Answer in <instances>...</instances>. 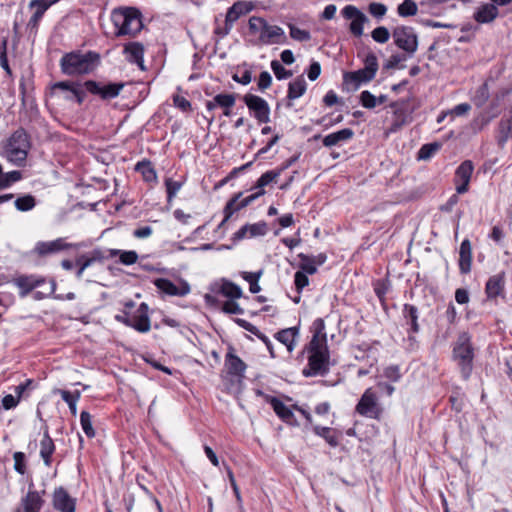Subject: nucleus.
Segmentation results:
<instances>
[{
  "mask_svg": "<svg viewBox=\"0 0 512 512\" xmlns=\"http://www.w3.org/2000/svg\"><path fill=\"white\" fill-rule=\"evenodd\" d=\"M378 60L373 52H369L364 58V67L352 72H345L343 81L346 85H352L357 90L361 84L368 83L374 79L378 70Z\"/></svg>",
  "mask_w": 512,
  "mask_h": 512,
  "instance_id": "obj_7",
  "label": "nucleus"
},
{
  "mask_svg": "<svg viewBox=\"0 0 512 512\" xmlns=\"http://www.w3.org/2000/svg\"><path fill=\"white\" fill-rule=\"evenodd\" d=\"M52 90L64 93V98L69 101H76L82 104L85 100V92L81 89V85L72 81H60L52 85Z\"/></svg>",
  "mask_w": 512,
  "mask_h": 512,
  "instance_id": "obj_19",
  "label": "nucleus"
},
{
  "mask_svg": "<svg viewBox=\"0 0 512 512\" xmlns=\"http://www.w3.org/2000/svg\"><path fill=\"white\" fill-rule=\"evenodd\" d=\"M459 270L461 274H468L472 266V245L468 238L464 239L459 249Z\"/></svg>",
  "mask_w": 512,
  "mask_h": 512,
  "instance_id": "obj_28",
  "label": "nucleus"
},
{
  "mask_svg": "<svg viewBox=\"0 0 512 512\" xmlns=\"http://www.w3.org/2000/svg\"><path fill=\"white\" fill-rule=\"evenodd\" d=\"M243 193L242 192H238L236 194H234L229 200L228 202L226 203L224 209H223V214H224V222H227L234 213L240 211L242 208L240 207V204H239V199L242 197Z\"/></svg>",
  "mask_w": 512,
  "mask_h": 512,
  "instance_id": "obj_41",
  "label": "nucleus"
},
{
  "mask_svg": "<svg viewBox=\"0 0 512 512\" xmlns=\"http://www.w3.org/2000/svg\"><path fill=\"white\" fill-rule=\"evenodd\" d=\"M59 1L60 0H31L29 2L28 7L30 9H34V12L27 23V30L29 31L30 37H36L44 14L52 5Z\"/></svg>",
  "mask_w": 512,
  "mask_h": 512,
  "instance_id": "obj_11",
  "label": "nucleus"
},
{
  "mask_svg": "<svg viewBox=\"0 0 512 512\" xmlns=\"http://www.w3.org/2000/svg\"><path fill=\"white\" fill-rule=\"evenodd\" d=\"M359 100L361 105L366 109H374L377 106L376 96L368 90H364L360 93Z\"/></svg>",
  "mask_w": 512,
  "mask_h": 512,
  "instance_id": "obj_57",
  "label": "nucleus"
},
{
  "mask_svg": "<svg viewBox=\"0 0 512 512\" xmlns=\"http://www.w3.org/2000/svg\"><path fill=\"white\" fill-rule=\"evenodd\" d=\"M14 283L20 289L19 295L25 297L33 289L45 284L46 279L37 275H20L15 278Z\"/></svg>",
  "mask_w": 512,
  "mask_h": 512,
  "instance_id": "obj_25",
  "label": "nucleus"
},
{
  "mask_svg": "<svg viewBox=\"0 0 512 512\" xmlns=\"http://www.w3.org/2000/svg\"><path fill=\"white\" fill-rule=\"evenodd\" d=\"M135 170L140 172L147 182L154 181L157 178L156 171L148 160L138 162L135 166Z\"/></svg>",
  "mask_w": 512,
  "mask_h": 512,
  "instance_id": "obj_43",
  "label": "nucleus"
},
{
  "mask_svg": "<svg viewBox=\"0 0 512 512\" xmlns=\"http://www.w3.org/2000/svg\"><path fill=\"white\" fill-rule=\"evenodd\" d=\"M55 444L53 439L50 437L48 429L46 428L43 433V438L40 441V456L45 466L50 467L52 464V455L55 452Z\"/></svg>",
  "mask_w": 512,
  "mask_h": 512,
  "instance_id": "obj_31",
  "label": "nucleus"
},
{
  "mask_svg": "<svg viewBox=\"0 0 512 512\" xmlns=\"http://www.w3.org/2000/svg\"><path fill=\"white\" fill-rule=\"evenodd\" d=\"M60 69L64 75L79 76L93 73L101 64V56L96 51L75 50L65 53L60 59Z\"/></svg>",
  "mask_w": 512,
  "mask_h": 512,
  "instance_id": "obj_1",
  "label": "nucleus"
},
{
  "mask_svg": "<svg viewBox=\"0 0 512 512\" xmlns=\"http://www.w3.org/2000/svg\"><path fill=\"white\" fill-rule=\"evenodd\" d=\"M14 458V469L21 475L26 473L25 454L23 452H15Z\"/></svg>",
  "mask_w": 512,
  "mask_h": 512,
  "instance_id": "obj_62",
  "label": "nucleus"
},
{
  "mask_svg": "<svg viewBox=\"0 0 512 512\" xmlns=\"http://www.w3.org/2000/svg\"><path fill=\"white\" fill-rule=\"evenodd\" d=\"M474 357V347L470 334L468 332L460 333L452 346V360L456 363L464 381L471 377Z\"/></svg>",
  "mask_w": 512,
  "mask_h": 512,
  "instance_id": "obj_3",
  "label": "nucleus"
},
{
  "mask_svg": "<svg viewBox=\"0 0 512 512\" xmlns=\"http://www.w3.org/2000/svg\"><path fill=\"white\" fill-rule=\"evenodd\" d=\"M83 86L92 95L99 96L102 100H110L116 98L124 88L123 82H109L105 85L95 80H87Z\"/></svg>",
  "mask_w": 512,
  "mask_h": 512,
  "instance_id": "obj_10",
  "label": "nucleus"
},
{
  "mask_svg": "<svg viewBox=\"0 0 512 512\" xmlns=\"http://www.w3.org/2000/svg\"><path fill=\"white\" fill-rule=\"evenodd\" d=\"M299 333V327H290L282 329L275 334V338L287 347L289 352H292L295 346V338Z\"/></svg>",
  "mask_w": 512,
  "mask_h": 512,
  "instance_id": "obj_34",
  "label": "nucleus"
},
{
  "mask_svg": "<svg viewBox=\"0 0 512 512\" xmlns=\"http://www.w3.org/2000/svg\"><path fill=\"white\" fill-rule=\"evenodd\" d=\"M474 165L471 160L463 161L455 171L454 182L458 194H464L468 191Z\"/></svg>",
  "mask_w": 512,
  "mask_h": 512,
  "instance_id": "obj_21",
  "label": "nucleus"
},
{
  "mask_svg": "<svg viewBox=\"0 0 512 512\" xmlns=\"http://www.w3.org/2000/svg\"><path fill=\"white\" fill-rule=\"evenodd\" d=\"M243 101L259 123L270 121V107L265 99L249 93L243 97Z\"/></svg>",
  "mask_w": 512,
  "mask_h": 512,
  "instance_id": "obj_14",
  "label": "nucleus"
},
{
  "mask_svg": "<svg viewBox=\"0 0 512 512\" xmlns=\"http://www.w3.org/2000/svg\"><path fill=\"white\" fill-rule=\"evenodd\" d=\"M7 45L8 39L7 37H3L0 43V66L5 70L7 74H11V68L7 58Z\"/></svg>",
  "mask_w": 512,
  "mask_h": 512,
  "instance_id": "obj_56",
  "label": "nucleus"
},
{
  "mask_svg": "<svg viewBox=\"0 0 512 512\" xmlns=\"http://www.w3.org/2000/svg\"><path fill=\"white\" fill-rule=\"evenodd\" d=\"M253 9L251 2L237 1L228 8L225 16L226 22L233 25L241 16L249 13Z\"/></svg>",
  "mask_w": 512,
  "mask_h": 512,
  "instance_id": "obj_30",
  "label": "nucleus"
},
{
  "mask_svg": "<svg viewBox=\"0 0 512 512\" xmlns=\"http://www.w3.org/2000/svg\"><path fill=\"white\" fill-rule=\"evenodd\" d=\"M219 292L230 300L239 299L243 295L241 287L229 280H223Z\"/></svg>",
  "mask_w": 512,
  "mask_h": 512,
  "instance_id": "obj_40",
  "label": "nucleus"
},
{
  "mask_svg": "<svg viewBox=\"0 0 512 512\" xmlns=\"http://www.w3.org/2000/svg\"><path fill=\"white\" fill-rule=\"evenodd\" d=\"M306 90L307 83L303 75H300L288 84L287 99L289 101L298 99L305 94Z\"/></svg>",
  "mask_w": 512,
  "mask_h": 512,
  "instance_id": "obj_35",
  "label": "nucleus"
},
{
  "mask_svg": "<svg viewBox=\"0 0 512 512\" xmlns=\"http://www.w3.org/2000/svg\"><path fill=\"white\" fill-rule=\"evenodd\" d=\"M0 155L15 166L25 165L30 149L29 135L24 128L15 130L8 139L1 142Z\"/></svg>",
  "mask_w": 512,
  "mask_h": 512,
  "instance_id": "obj_2",
  "label": "nucleus"
},
{
  "mask_svg": "<svg viewBox=\"0 0 512 512\" xmlns=\"http://www.w3.org/2000/svg\"><path fill=\"white\" fill-rule=\"evenodd\" d=\"M279 177V171L269 170L263 173L258 180L256 181L254 187L252 189H264L265 186L277 180Z\"/></svg>",
  "mask_w": 512,
  "mask_h": 512,
  "instance_id": "obj_48",
  "label": "nucleus"
},
{
  "mask_svg": "<svg viewBox=\"0 0 512 512\" xmlns=\"http://www.w3.org/2000/svg\"><path fill=\"white\" fill-rule=\"evenodd\" d=\"M141 18V12L137 8L126 7L114 9L111 15V19L116 28L115 36L134 37L143 28Z\"/></svg>",
  "mask_w": 512,
  "mask_h": 512,
  "instance_id": "obj_4",
  "label": "nucleus"
},
{
  "mask_svg": "<svg viewBox=\"0 0 512 512\" xmlns=\"http://www.w3.org/2000/svg\"><path fill=\"white\" fill-rule=\"evenodd\" d=\"M410 56L406 53H396L390 56V58L383 65V69L390 70L395 68H404V65H400L401 62L406 61Z\"/></svg>",
  "mask_w": 512,
  "mask_h": 512,
  "instance_id": "obj_51",
  "label": "nucleus"
},
{
  "mask_svg": "<svg viewBox=\"0 0 512 512\" xmlns=\"http://www.w3.org/2000/svg\"><path fill=\"white\" fill-rule=\"evenodd\" d=\"M402 314L406 323L410 325V331L413 333H418L420 330L418 324L419 311L415 305L412 304H404Z\"/></svg>",
  "mask_w": 512,
  "mask_h": 512,
  "instance_id": "obj_36",
  "label": "nucleus"
},
{
  "mask_svg": "<svg viewBox=\"0 0 512 512\" xmlns=\"http://www.w3.org/2000/svg\"><path fill=\"white\" fill-rule=\"evenodd\" d=\"M236 96L235 94H217L215 96V102L217 106L223 109H231L235 105Z\"/></svg>",
  "mask_w": 512,
  "mask_h": 512,
  "instance_id": "obj_54",
  "label": "nucleus"
},
{
  "mask_svg": "<svg viewBox=\"0 0 512 512\" xmlns=\"http://www.w3.org/2000/svg\"><path fill=\"white\" fill-rule=\"evenodd\" d=\"M106 259H109V256H106V252L100 248H95L88 253L79 255L75 260V264L78 267L76 277L81 279L86 268L94 263H101Z\"/></svg>",
  "mask_w": 512,
  "mask_h": 512,
  "instance_id": "obj_18",
  "label": "nucleus"
},
{
  "mask_svg": "<svg viewBox=\"0 0 512 512\" xmlns=\"http://www.w3.org/2000/svg\"><path fill=\"white\" fill-rule=\"evenodd\" d=\"M14 205L18 211L27 212L32 210L36 206V199L31 194H26L18 197Z\"/></svg>",
  "mask_w": 512,
  "mask_h": 512,
  "instance_id": "obj_44",
  "label": "nucleus"
},
{
  "mask_svg": "<svg viewBox=\"0 0 512 512\" xmlns=\"http://www.w3.org/2000/svg\"><path fill=\"white\" fill-rule=\"evenodd\" d=\"M312 429L315 435L323 438L331 447L339 445V437L334 429L320 425H314Z\"/></svg>",
  "mask_w": 512,
  "mask_h": 512,
  "instance_id": "obj_37",
  "label": "nucleus"
},
{
  "mask_svg": "<svg viewBox=\"0 0 512 512\" xmlns=\"http://www.w3.org/2000/svg\"><path fill=\"white\" fill-rule=\"evenodd\" d=\"M368 11L372 16L380 19L386 14L387 7L383 3L372 2L368 6Z\"/></svg>",
  "mask_w": 512,
  "mask_h": 512,
  "instance_id": "obj_60",
  "label": "nucleus"
},
{
  "mask_svg": "<svg viewBox=\"0 0 512 512\" xmlns=\"http://www.w3.org/2000/svg\"><path fill=\"white\" fill-rule=\"evenodd\" d=\"M394 44L408 56H413L418 49V35L411 26H396L392 31Z\"/></svg>",
  "mask_w": 512,
  "mask_h": 512,
  "instance_id": "obj_8",
  "label": "nucleus"
},
{
  "mask_svg": "<svg viewBox=\"0 0 512 512\" xmlns=\"http://www.w3.org/2000/svg\"><path fill=\"white\" fill-rule=\"evenodd\" d=\"M355 411L359 415L367 418L380 419L382 409L378 404L377 395L372 388H368L364 391L356 404Z\"/></svg>",
  "mask_w": 512,
  "mask_h": 512,
  "instance_id": "obj_9",
  "label": "nucleus"
},
{
  "mask_svg": "<svg viewBox=\"0 0 512 512\" xmlns=\"http://www.w3.org/2000/svg\"><path fill=\"white\" fill-rule=\"evenodd\" d=\"M22 179V172L18 170L4 172L0 179V190L9 188L15 182Z\"/></svg>",
  "mask_w": 512,
  "mask_h": 512,
  "instance_id": "obj_46",
  "label": "nucleus"
},
{
  "mask_svg": "<svg viewBox=\"0 0 512 512\" xmlns=\"http://www.w3.org/2000/svg\"><path fill=\"white\" fill-rule=\"evenodd\" d=\"M312 338L306 346L312 348L318 346H327V334L325 332V322L322 318H316L311 326Z\"/></svg>",
  "mask_w": 512,
  "mask_h": 512,
  "instance_id": "obj_27",
  "label": "nucleus"
},
{
  "mask_svg": "<svg viewBox=\"0 0 512 512\" xmlns=\"http://www.w3.org/2000/svg\"><path fill=\"white\" fill-rule=\"evenodd\" d=\"M250 35H258V42L264 45L284 44L287 40L284 30L277 25H270L264 18L251 16L248 20Z\"/></svg>",
  "mask_w": 512,
  "mask_h": 512,
  "instance_id": "obj_5",
  "label": "nucleus"
},
{
  "mask_svg": "<svg viewBox=\"0 0 512 512\" xmlns=\"http://www.w3.org/2000/svg\"><path fill=\"white\" fill-rule=\"evenodd\" d=\"M298 258L300 259L299 268L302 272L309 275H313L317 272V266L314 263V258L304 253H299Z\"/></svg>",
  "mask_w": 512,
  "mask_h": 512,
  "instance_id": "obj_45",
  "label": "nucleus"
},
{
  "mask_svg": "<svg viewBox=\"0 0 512 512\" xmlns=\"http://www.w3.org/2000/svg\"><path fill=\"white\" fill-rule=\"evenodd\" d=\"M144 46L140 42H129L125 44L123 53L126 55V60L132 64H136L142 71H145L144 66Z\"/></svg>",
  "mask_w": 512,
  "mask_h": 512,
  "instance_id": "obj_26",
  "label": "nucleus"
},
{
  "mask_svg": "<svg viewBox=\"0 0 512 512\" xmlns=\"http://www.w3.org/2000/svg\"><path fill=\"white\" fill-rule=\"evenodd\" d=\"M154 285L161 292L169 296H180L183 297L190 293V285L181 280L180 286H176L171 280L167 278H157L154 280Z\"/></svg>",
  "mask_w": 512,
  "mask_h": 512,
  "instance_id": "obj_24",
  "label": "nucleus"
},
{
  "mask_svg": "<svg viewBox=\"0 0 512 512\" xmlns=\"http://www.w3.org/2000/svg\"><path fill=\"white\" fill-rule=\"evenodd\" d=\"M294 284L296 287V290L298 292H301L303 288H305L309 284V279L307 276V273H304L302 271H297L294 274Z\"/></svg>",
  "mask_w": 512,
  "mask_h": 512,
  "instance_id": "obj_64",
  "label": "nucleus"
},
{
  "mask_svg": "<svg viewBox=\"0 0 512 512\" xmlns=\"http://www.w3.org/2000/svg\"><path fill=\"white\" fill-rule=\"evenodd\" d=\"M371 37L377 43L384 44L390 38L389 30L384 26H379L371 32Z\"/></svg>",
  "mask_w": 512,
  "mask_h": 512,
  "instance_id": "obj_58",
  "label": "nucleus"
},
{
  "mask_svg": "<svg viewBox=\"0 0 512 512\" xmlns=\"http://www.w3.org/2000/svg\"><path fill=\"white\" fill-rule=\"evenodd\" d=\"M130 321V328L135 329L139 333H147L151 328L148 304L142 302L135 313L131 315Z\"/></svg>",
  "mask_w": 512,
  "mask_h": 512,
  "instance_id": "obj_22",
  "label": "nucleus"
},
{
  "mask_svg": "<svg viewBox=\"0 0 512 512\" xmlns=\"http://www.w3.org/2000/svg\"><path fill=\"white\" fill-rule=\"evenodd\" d=\"M341 13L345 19L351 20L349 25L350 32L355 37H361L363 35V26L368 22L367 16L354 5H346Z\"/></svg>",
  "mask_w": 512,
  "mask_h": 512,
  "instance_id": "obj_15",
  "label": "nucleus"
},
{
  "mask_svg": "<svg viewBox=\"0 0 512 512\" xmlns=\"http://www.w3.org/2000/svg\"><path fill=\"white\" fill-rule=\"evenodd\" d=\"M119 255V261L120 263L124 265H132L137 262L138 260V254L136 251L130 250V251H124V250H118V249H108L106 256H109V258H113L115 256Z\"/></svg>",
  "mask_w": 512,
  "mask_h": 512,
  "instance_id": "obj_38",
  "label": "nucleus"
},
{
  "mask_svg": "<svg viewBox=\"0 0 512 512\" xmlns=\"http://www.w3.org/2000/svg\"><path fill=\"white\" fill-rule=\"evenodd\" d=\"M225 368L227 373L236 379V382L239 384V381L245 377V371L247 369L246 363L235 354V349L233 346L228 347V351L225 355Z\"/></svg>",
  "mask_w": 512,
  "mask_h": 512,
  "instance_id": "obj_16",
  "label": "nucleus"
},
{
  "mask_svg": "<svg viewBox=\"0 0 512 512\" xmlns=\"http://www.w3.org/2000/svg\"><path fill=\"white\" fill-rule=\"evenodd\" d=\"M80 424L83 432L88 438H94L96 435L92 425V416L88 411H82L80 414Z\"/></svg>",
  "mask_w": 512,
  "mask_h": 512,
  "instance_id": "obj_47",
  "label": "nucleus"
},
{
  "mask_svg": "<svg viewBox=\"0 0 512 512\" xmlns=\"http://www.w3.org/2000/svg\"><path fill=\"white\" fill-rule=\"evenodd\" d=\"M184 181H175L171 178L165 180L167 202L171 203L177 192L182 188Z\"/></svg>",
  "mask_w": 512,
  "mask_h": 512,
  "instance_id": "obj_50",
  "label": "nucleus"
},
{
  "mask_svg": "<svg viewBox=\"0 0 512 512\" xmlns=\"http://www.w3.org/2000/svg\"><path fill=\"white\" fill-rule=\"evenodd\" d=\"M308 352V364L302 373L305 377L325 376L328 374L330 354L328 346H305Z\"/></svg>",
  "mask_w": 512,
  "mask_h": 512,
  "instance_id": "obj_6",
  "label": "nucleus"
},
{
  "mask_svg": "<svg viewBox=\"0 0 512 512\" xmlns=\"http://www.w3.org/2000/svg\"><path fill=\"white\" fill-rule=\"evenodd\" d=\"M267 402L271 405L273 408L275 414L287 425L298 427L300 424L298 420L296 419L293 410H295L292 407H288L285 405L279 398L274 396H267L266 398Z\"/></svg>",
  "mask_w": 512,
  "mask_h": 512,
  "instance_id": "obj_20",
  "label": "nucleus"
},
{
  "mask_svg": "<svg viewBox=\"0 0 512 512\" xmlns=\"http://www.w3.org/2000/svg\"><path fill=\"white\" fill-rule=\"evenodd\" d=\"M489 99V89L487 83H483L477 90L475 102L477 106H482Z\"/></svg>",
  "mask_w": 512,
  "mask_h": 512,
  "instance_id": "obj_61",
  "label": "nucleus"
},
{
  "mask_svg": "<svg viewBox=\"0 0 512 512\" xmlns=\"http://www.w3.org/2000/svg\"><path fill=\"white\" fill-rule=\"evenodd\" d=\"M506 273L501 271L488 278L485 284V295L487 300H495L499 296H503L505 292Z\"/></svg>",
  "mask_w": 512,
  "mask_h": 512,
  "instance_id": "obj_23",
  "label": "nucleus"
},
{
  "mask_svg": "<svg viewBox=\"0 0 512 512\" xmlns=\"http://www.w3.org/2000/svg\"><path fill=\"white\" fill-rule=\"evenodd\" d=\"M73 247H75V244L66 242L65 238H57L52 241H38L32 253L40 258H45Z\"/></svg>",
  "mask_w": 512,
  "mask_h": 512,
  "instance_id": "obj_13",
  "label": "nucleus"
},
{
  "mask_svg": "<svg viewBox=\"0 0 512 512\" xmlns=\"http://www.w3.org/2000/svg\"><path fill=\"white\" fill-rule=\"evenodd\" d=\"M56 393H59L63 401L67 403L72 416H76L77 402L81 397L80 391L76 390L74 392H70L68 390L58 389Z\"/></svg>",
  "mask_w": 512,
  "mask_h": 512,
  "instance_id": "obj_39",
  "label": "nucleus"
},
{
  "mask_svg": "<svg viewBox=\"0 0 512 512\" xmlns=\"http://www.w3.org/2000/svg\"><path fill=\"white\" fill-rule=\"evenodd\" d=\"M249 232V238L264 236L268 231L267 223L260 221L254 224H246Z\"/></svg>",
  "mask_w": 512,
  "mask_h": 512,
  "instance_id": "obj_53",
  "label": "nucleus"
},
{
  "mask_svg": "<svg viewBox=\"0 0 512 512\" xmlns=\"http://www.w3.org/2000/svg\"><path fill=\"white\" fill-rule=\"evenodd\" d=\"M442 147L439 142H431L421 146L417 152L418 160H429L432 158Z\"/></svg>",
  "mask_w": 512,
  "mask_h": 512,
  "instance_id": "obj_42",
  "label": "nucleus"
},
{
  "mask_svg": "<svg viewBox=\"0 0 512 512\" xmlns=\"http://www.w3.org/2000/svg\"><path fill=\"white\" fill-rule=\"evenodd\" d=\"M354 134L351 128H344L323 137L322 143L325 147L330 148L350 141L354 137Z\"/></svg>",
  "mask_w": 512,
  "mask_h": 512,
  "instance_id": "obj_29",
  "label": "nucleus"
},
{
  "mask_svg": "<svg viewBox=\"0 0 512 512\" xmlns=\"http://www.w3.org/2000/svg\"><path fill=\"white\" fill-rule=\"evenodd\" d=\"M498 14V8L494 4L486 3L475 11L474 19L481 24L490 23L497 18Z\"/></svg>",
  "mask_w": 512,
  "mask_h": 512,
  "instance_id": "obj_33",
  "label": "nucleus"
},
{
  "mask_svg": "<svg viewBox=\"0 0 512 512\" xmlns=\"http://www.w3.org/2000/svg\"><path fill=\"white\" fill-rule=\"evenodd\" d=\"M512 139V110L508 117L504 116L498 125V135L496 137L497 144L503 148L507 141Z\"/></svg>",
  "mask_w": 512,
  "mask_h": 512,
  "instance_id": "obj_32",
  "label": "nucleus"
},
{
  "mask_svg": "<svg viewBox=\"0 0 512 512\" xmlns=\"http://www.w3.org/2000/svg\"><path fill=\"white\" fill-rule=\"evenodd\" d=\"M290 37L299 42H307L311 39V34L308 30L300 29L299 27L289 24Z\"/></svg>",
  "mask_w": 512,
  "mask_h": 512,
  "instance_id": "obj_52",
  "label": "nucleus"
},
{
  "mask_svg": "<svg viewBox=\"0 0 512 512\" xmlns=\"http://www.w3.org/2000/svg\"><path fill=\"white\" fill-rule=\"evenodd\" d=\"M222 311L226 314H243L244 310L239 306L237 302L233 300H228L223 303Z\"/></svg>",
  "mask_w": 512,
  "mask_h": 512,
  "instance_id": "obj_63",
  "label": "nucleus"
},
{
  "mask_svg": "<svg viewBox=\"0 0 512 512\" xmlns=\"http://www.w3.org/2000/svg\"><path fill=\"white\" fill-rule=\"evenodd\" d=\"M52 507L58 512H76V499L63 486H59L53 491Z\"/></svg>",
  "mask_w": 512,
  "mask_h": 512,
  "instance_id": "obj_17",
  "label": "nucleus"
},
{
  "mask_svg": "<svg viewBox=\"0 0 512 512\" xmlns=\"http://www.w3.org/2000/svg\"><path fill=\"white\" fill-rule=\"evenodd\" d=\"M46 491H37L34 489V483L28 485L27 494L21 498L20 507L15 512H40L45 504L44 495Z\"/></svg>",
  "mask_w": 512,
  "mask_h": 512,
  "instance_id": "obj_12",
  "label": "nucleus"
},
{
  "mask_svg": "<svg viewBox=\"0 0 512 512\" xmlns=\"http://www.w3.org/2000/svg\"><path fill=\"white\" fill-rule=\"evenodd\" d=\"M418 7L414 0H404L397 7V13L401 17H410L417 14Z\"/></svg>",
  "mask_w": 512,
  "mask_h": 512,
  "instance_id": "obj_49",
  "label": "nucleus"
},
{
  "mask_svg": "<svg viewBox=\"0 0 512 512\" xmlns=\"http://www.w3.org/2000/svg\"><path fill=\"white\" fill-rule=\"evenodd\" d=\"M383 375L391 382H398L402 377V373L400 372V367L398 365L387 366L383 371Z\"/></svg>",
  "mask_w": 512,
  "mask_h": 512,
  "instance_id": "obj_59",
  "label": "nucleus"
},
{
  "mask_svg": "<svg viewBox=\"0 0 512 512\" xmlns=\"http://www.w3.org/2000/svg\"><path fill=\"white\" fill-rule=\"evenodd\" d=\"M271 69L278 80H284L292 76V71L285 69L278 60L271 61Z\"/></svg>",
  "mask_w": 512,
  "mask_h": 512,
  "instance_id": "obj_55",
  "label": "nucleus"
}]
</instances>
